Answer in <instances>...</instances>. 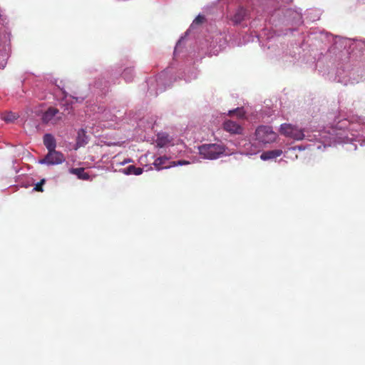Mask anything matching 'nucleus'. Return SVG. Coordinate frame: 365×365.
<instances>
[{"label":"nucleus","instance_id":"nucleus-37","mask_svg":"<svg viewBox=\"0 0 365 365\" xmlns=\"http://www.w3.org/2000/svg\"><path fill=\"white\" fill-rule=\"evenodd\" d=\"M96 108H98L97 106H95V108H93V110H96Z\"/></svg>","mask_w":365,"mask_h":365},{"label":"nucleus","instance_id":"nucleus-7","mask_svg":"<svg viewBox=\"0 0 365 365\" xmlns=\"http://www.w3.org/2000/svg\"><path fill=\"white\" fill-rule=\"evenodd\" d=\"M173 65L174 63H172L168 68L162 71L157 76L149 78L147 83L150 96H157L158 93L164 91L167 86L170 85Z\"/></svg>","mask_w":365,"mask_h":365},{"label":"nucleus","instance_id":"nucleus-11","mask_svg":"<svg viewBox=\"0 0 365 365\" xmlns=\"http://www.w3.org/2000/svg\"><path fill=\"white\" fill-rule=\"evenodd\" d=\"M10 52V33L0 28V69L6 67Z\"/></svg>","mask_w":365,"mask_h":365},{"label":"nucleus","instance_id":"nucleus-38","mask_svg":"<svg viewBox=\"0 0 365 365\" xmlns=\"http://www.w3.org/2000/svg\"><path fill=\"white\" fill-rule=\"evenodd\" d=\"M96 108H98L97 106H95V108H93V110H96Z\"/></svg>","mask_w":365,"mask_h":365},{"label":"nucleus","instance_id":"nucleus-10","mask_svg":"<svg viewBox=\"0 0 365 365\" xmlns=\"http://www.w3.org/2000/svg\"><path fill=\"white\" fill-rule=\"evenodd\" d=\"M200 155L207 160H216L222 157L225 152L223 145L220 143H205L198 146Z\"/></svg>","mask_w":365,"mask_h":365},{"label":"nucleus","instance_id":"nucleus-27","mask_svg":"<svg viewBox=\"0 0 365 365\" xmlns=\"http://www.w3.org/2000/svg\"><path fill=\"white\" fill-rule=\"evenodd\" d=\"M18 118L19 115L12 112H5L1 114V119L8 123L14 122Z\"/></svg>","mask_w":365,"mask_h":365},{"label":"nucleus","instance_id":"nucleus-31","mask_svg":"<svg viewBox=\"0 0 365 365\" xmlns=\"http://www.w3.org/2000/svg\"><path fill=\"white\" fill-rule=\"evenodd\" d=\"M359 81V79H353V80L349 79V81H347L346 80L345 81H343V80H341V79L339 80V81H340L341 83H344L345 85H346L348 83H349L351 84H354L355 83H358Z\"/></svg>","mask_w":365,"mask_h":365},{"label":"nucleus","instance_id":"nucleus-29","mask_svg":"<svg viewBox=\"0 0 365 365\" xmlns=\"http://www.w3.org/2000/svg\"><path fill=\"white\" fill-rule=\"evenodd\" d=\"M173 166H178V165H187L189 163L188 161H186V160H178V161H173Z\"/></svg>","mask_w":365,"mask_h":365},{"label":"nucleus","instance_id":"nucleus-24","mask_svg":"<svg viewBox=\"0 0 365 365\" xmlns=\"http://www.w3.org/2000/svg\"><path fill=\"white\" fill-rule=\"evenodd\" d=\"M86 96H74L71 95H68L67 93H64L63 98L67 103L74 104L76 103H82Z\"/></svg>","mask_w":365,"mask_h":365},{"label":"nucleus","instance_id":"nucleus-32","mask_svg":"<svg viewBox=\"0 0 365 365\" xmlns=\"http://www.w3.org/2000/svg\"><path fill=\"white\" fill-rule=\"evenodd\" d=\"M42 186L43 185H40L39 182H37L35 184V186H34L33 190L38 191V192H43V189Z\"/></svg>","mask_w":365,"mask_h":365},{"label":"nucleus","instance_id":"nucleus-16","mask_svg":"<svg viewBox=\"0 0 365 365\" xmlns=\"http://www.w3.org/2000/svg\"><path fill=\"white\" fill-rule=\"evenodd\" d=\"M170 157H167L165 155L160 156L155 160L153 165L158 170L169 168L173 167V162L170 161Z\"/></svg>","mask_w":365,"mask_h":365},{"label":"nucleus","instance_id":"nucleus-21","mask_svg":"<svg viewBox=\"0 0 365 365\" xmlns=\"http://www.w3.org/2000/svg\"><path fill=\"white\" fill-rule=\"evenodd\" d=\"M171 138L166 133H160L157 135L155 140L156 145L159 148L168 146L170 143Z\"/></svg>","mask_w":365,"mask_h":365},{"label":"nucleus","instance_id":"nucleus-6","mask_svg":"<svg viewBox=\"0 0 365 365\" xmlns=\"http://www.w3.org/2000/svg\"><path fill=\"white\" fill-rule=\"evenodd\" d=\"M135 66L133 61L128 59H123L120 62L113 68H110L106 73L107 81H103L98 79L94 83L93 86L103 90L107 86V84L110 82L115 83L118 80L120 76H122L123 78L126 82H131L135 77Z\"/></svg>","mask_w":365,"mask_h":365},{"label":"nucleus","instance_id":"nucleus-28","mask_svg":"<svg viewBox=\"0 0 365 365\" xmlns=\"http://www.w3.org/2000/svg\"><path fill=\"white\" fill-rule=\"evenodd\" d=\"M198 76V71L195 68H192L187 71V73L185 75L184 80L187 82H190L195 80Z\"/></svg>","mask_w":365,"mask_h":365},{"label":"nucleus","instance_id":"nucleus-8","mask_svg":"<svg viewBox=\"0 0 365 365\" xmlns=\"http://www.w3.org/2000/svg\"><path fill=\"white\" fill-rule=\"evenodd\" d=\"M205 20V16L199 14L192 21V24L190 25V28L187 29V31L185 32V34L184 36H182L178 41L177 42L175 49H174V58L177 59L180 55H182V57L185 56V55L187 53H190V51H188L187 48V36L188 34L194 29H195L198 25L202 24L203 21Z\"/></svg>","mask_w":365,"mask_h":365},{"label":"nucleus","instance_id":"nucleus-19","mask_svg":"<svg viewBox=\"0 0 365 365\" xmlns=\"http://www.w3.org/2000/svg\"><path fill=\"white\" fill-rule=\"evenodd\" d=\"M97 112L99 114V116H97V118L101 120L114 121L116 118L115 115L110 113V110L106 109L101 106H98Z\"/></svg>","mask_w":365,"mask_h":365},{"label":"nucleus","instance_id":"nucleus-1","mask_svg":"<svg viewBox=\"0 0 365 365\" xmlns=\"http://www.w3.org/2000/svg\"><path fill=\"white\" fill-rule=\"evenodd\" d=\"M361 125L346 118L335 119L334 123L323 129H314L309 128H300L297 125L291 123H282L279 127V133L286 138L294 140H302L306 139L311 142L318 143L316 145L317 150H322V147L335 145L336 144H345L349 151L356 150L357 145L354 143L359 135L358 128Z\"/></svg>","mask_w":365,"mask_h":365},{"label":"nucleus","instance_id":"nucleus-15","mask_svg":"<svg viewBox=\"0 0 365 365\" xmlns=\"http://www.w3.org/2000/svg\"><path fill=\"white\" fill-rule=\"evenodd\" d=\"M223 128L226 131L232 134H240L242 131V126L231 120H225L223 123Z\"/></svg>","mask_w":365,"mask_h":365},{"label":"nucleus","instance_id":"nucleus-12","mask_svg":"<svg viewBox=\"0 0 365 365\" xmlns=\"http://www.w3.org/2000/svg\"><path fill=\"white\" fill-rule=\"evenodd\" d=\"M65 161V157L62 153L56 150L48 152L45 157L38 160V163L46 165L61 164Z\"/></svg>","mask_w":365,"mask_h":365},{"label":"nucleus","instance_id":"nucleus-9","mask_svg":"<svg viewBox=\"0 0 365 365\" xmlns=\"http://www.w3.org/2000/svg\"><path fill=\"white\" fill-rule=\"evenodd\" d=\"M207 48L211 55H217L227 43V34L219 31L212 33L205 39Z\"/></svg>","mask_w":365,"mask_h":365},{"label":"nucleus","instance_id":"nucleus-18","mask_svg":"<svg viewBox=\"0 0 365 365\" xmlns=\"http://www.w3.org/2000/svg\"><path fill=\"white\" fill-rule=\"evenodd\" d=\"M322 12L317 9H307L303 14L304 18L308 21H315L320 19Z\"/></svg>","mask_w":365,"mask_h":365},{"label":"nucleus","instance_id":"nucleus-30","mask_svg":"<svg viewBox=\"0 0 365 365\" xmlns=\"http://www.w3.org/2000/svg\"><path fill=\"white\" fill-rule=\"evenodd\" d=\"M230 113H237V115L242 117L244 115V111L241 108H237L236 110H230Z\"/></svg>","mask_w":365,"mask_h":365},{"label":"nucleus","instance_id":"nucleus-33","mask_svg":"<svg viewBox=\"0 0 365 365\" xmlns=\"http://www.w3.org/2000/svg\"><path fill=\"white\" fill-rule=\"evenodd\" d=\"M305 150V147L302 146V145H297V146H294V147H292V148H289V150Z\"/></svg>","mask_w":365,"mask_h":365},{"label":"nucleus","instance_id":"nucleus-34","mask_svg":"<svg viewBox=\"0 0 365 365\" xmlns=\"http://www.w3.org/2000/svg\"><path fill=\"white\" fill-rule=\"evenodd\" d=\"M155 120L154 119H152V122L149 123H148V125L146 127V128H153V123L155 122Z\"/></svg>","mask_w":365,"mask_h":365},{"label":"nucleus","instance_id":"nucleus-14","mask_svg":"<svg viewBox=\"0 0 365 365\" xmlns=\"http://www.w3.org/2000/svg\"><path fill=\"white\" fill-rule=\"evenodd\" d=\"M250 17L249 11L243 7H240L235 12L232 21L235 24H240L248 19Z\"/></svg>","mask_w":365,"mask_h":365},{"label":"nucleus","instance_id":"nucleus-13","mask_svg":"<svg viewBox=\"0 0 365 365\" xmlns=\"http://www.w3.org/2000/svg\"><path fill=\"white\" fill-rule=\"evenodd\" d=\"M62 119V113L53 107L48 108L42 115V121L46 124L55 125Z\"/></svg>","mask_w":365,"mask_h":365},{"label":"nucleus","instance_id":"nucleus-22","mask_svg":"<svg viewBox=\"0 0 365 365\" xmlns=\"http://www.w3.org/2000/svg\"><path fill=\"white\" fill-rule=\"evenodd\" d=\"M282 154V150L280 149L267 150L262 153L260 155L261 160L266 161L269 160L274 159L277 157H279Z\"/></svg>","mask_w":365,"mask_h":365},{"label":"nucleus","instance_id":"nucleus-5","mask_svg":"<svg viewBox=\"0 0 365 365\" xmlns=\"http://www.w3.org/2000/svg\"><path fill=\"white\" fill-rule=\"evenodd\" d=\"M264 21L277 28L280 25L298 26L303 24L304 16L300 9L279 7L267 11Z\"/></svg>","mask_w":365,"mask_h":365},{"label":"nucleus","instance_id":"nucleus-2","mask_svg":"<svg viewBox=\"0 0 365 365\" xmlns=\"http://www.w3.org/2000/svg\"><path fill=\"white\" fill-rule=\"evenodd\" d=\"M282 34L277 29L271 27L264 30L261 34L262 48L267 56L272 59L282 61H291L292 58H295L297 54L300 53L299 46H292V49H288L279 37Z\"/></svg>","mask_w":365,"mask_h":365},{"label":"nucleus","instance_id":"nucleus-36","mask_svg":"<svg viewBox=\"0 0 365 365\" xmlns=\"http://www.w3.org/2000/svg\"><path fill=\"white\" fill-rule=\"evenodd\" d=\"M46 182V180L44 178L41 179L39 182L40 185H43Z\"/></svg>","mask_w":365,"mask_h":365},{"label":"nucleus","instance_id":"nucleus-23","mask_svg":"<svg viewBox=\"0 0 365 365\" xmlns=\"http://www.w3.org/2000/svg\"><path fill=\"white\" fill-rule=\"evenodd\" d=\"M143 169L142 168H137L135 165H130L125 168L120 169V172L129 175H140L143 173Z\"/></svg>","mask_w":365,"mask_h":365},{"label":"nucleus","instance_id":"nucleus-39","mask_svg":"<svg viewBox=\"0 0 365 365\" xmlns=\"http://www.w3.org/2000/svg\"><path fill=\"white\" fill-rule=\"evenodd\" d=\"M24 187H29V185H24Z\"/></svg>","mask_w":365,"mask_h":365},{"label":"nucleus","instance_id":"nucleus-3","mask_svg":"<svg viewBox=\"0 0 365 365\" xmlns=\"http://www.w3.org/2000/svg\"><path fill=\"white\" fill-rule=\"evenodd\" d=\"M313 41L317 43L322 42L325 45L331 44L328 51L333 53H336L337 51H341L342 49L345 48H347L350 52L359 51V52L364 53L365 51L364 40L351 39L337 36H334L324 31L311 33L307 36L306 41L309 43V41Z\"/></svg>","mask_w":365,"mask_h":365},{"label":"nucleus","instance_id":"nucleus-4","mask_svg":"<svg viewBox=\"0 0 365 365\" xmlns=\"http://www.w3.org/2000/svg\"><path fill=\"white\" fill-rule=\"evenodd\" d=\"M278 135L273 130L272 126L259 125L256 128L252 140L245 141L242 145V154L245 155H252L260 152L262 148L267 144L274 143L277 139Z\"/></svg>","mask_w":365,"mask_h":365},{"label":"nucleus","instance_id":"nucleus-20","mask_svg":"<svg viewBox=\"0 0 365 365\" xmlns=\"http://www.w3.org/2000/svg\"><path fill=\"white\" fill-rule=\"evenodd\" d=\"M89 141V137L86 135V131L81 128L77 133L76 148L85 146Z\"/></svg>","mask_w":365,"mask_h":365},{"label":"nucleus","instance_id":"nucleus-26","mask_svg":"<svg viewBox=\"0 0 365 365\" xmlns=\"http://www.w3.org/2000/svg\"><path fill=\"white\" fill-rule=\"evenodd\" d=\"M70 173L77 175L78 178L81 180H88L89 175L84 171L83 168H71Z\"/></svg>","mask_w":365,"mask_h":365},{"label":"nucleus","instance_id":"nucleus-25","mask_svg":"<svg viewBox=\"0 0 365 365\" xmlns=\"http://www.w3.org/2000/svg\"><path fill=\"white\" fill-rule=\"evenodd\" d=\"M354 122H357L361 125V127L358 128L359 135L356 138V140H354V143H356V142H358L361 145H363V143L365 141V140L362 139L361 138L364 137L365 134V121L361 123V120L357 118L354 120Z\"/></svg>","mask_w":365,"mask_h":365},{"label":"nucleus","instance_id":"nucleus-35","mask_svg":"<svg viewBox=\"0 0 365 365\" xmlns=\"http://www.w3.org/2000/svg\"><path fill=\"white\" fill-rule=\"evenodd\" d=\"M129 162H130V159H127V160H123L122 163H120V165H124L127 163H129Z\"/></svg>","mask_w":365,"mask_h":365},{"label":"nucleus","instance_id":"nucleus-17","mask_svg":"<svg viewBox=\"0 0 365 365\" xmlns=\"http://www.w3.org/2000/svg\"><path fill=\"white\" fill-rule=\"evenodd\" d=\"M43 145L48 150V152L56 150V140L54 136L51 133H46L43 137Z\"/></svg>","mask_w":365,"mask_h":365}]
</instances>
